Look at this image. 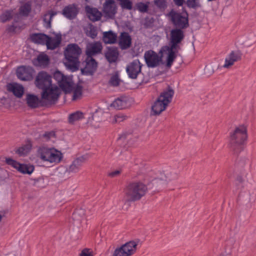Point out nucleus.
<instances>
[{"mask_svg": "<svg viewBox=\"0 0 256 256\" xmlns=\"http://www.w3.org/2000/svg\"><path fill=\"white\" fill-rule=\"evenodd\" d=\"M52 78L50 74L42 70L38 72L34 80L36 86L42 90V100L46 106L55 104L59 96L58 88L52 84Z\"/></svg>", "mask_w": 256, "mask_h": 256, "instance_id": "1", "label": "nucleus"}, {"mask_svg": "<svg viewBox=\"0 0 256 256\" xmlns=\"http://www.w3.org/2000/svg\"><path fill=\"white\" fill-rule=\"evenodd\" d=\"M168 45L163 46L160 52L167 54L166 66L170 68L176 58V54L180 49V44L184 38V32L180 28H173L170 31Z\"/></svg>", "mask_w": 256, "mask_h": 256, "instance_id": "2", "label": "nucleus"}, {"mask_svg": "<svg viewBox=\"0 0 256 256\" xmlns=\"http://www.w3.org/2000/svg\"><path fill=\"white\" fill-rule=\"evenodd\" d=\"M248 138L246 127L240 125L230 134V146L234 153L238 154L244 149V145Z\"/></svg>", "mask_w": 256, "mask_h": 256, "instance_id": "3", "label": "nucleus"}, {"mask_svg": "<svg viewBox=\"0 0 256 256\" xmlns=\"http://www.w3.org/2000/svg\"><path fill=\"white\" fill-rule=\"evenodd\" d=\"M147 190V186L140 182H130L124 190V200L126 202L138 200L146 194Z\"/></svg>", "mask_w": 256, "mask_h": 256, "instance_id": "4", "label": "nucleus"}, {"mask_svg": "<svg viewBox=\"0 0 256 256\" xmlns=\"http://www.w3.org/2000/svg\"><path fill=\"white\" fill-rule=\"evenodd\" d=\"M81 54L82 50L77 44H70L67 46L64 52L66 60L64 64L72 72L78 70L80 64L79 58Z\"/></svg>", "mask_w": 256, "mask_h": 256, "instance_id": "5", "label": "nucleus"}, {"mask_svg": "<svg viewBox=\"0 0 256 256\" xmlns=\"http://www.w3.org/2000/svg\"><path fill=\"white\" fill-rule=\"evenodd\" d=\"M174 90L170 87L164 90L152 106L151 115L158 116L164 111L171 102Z\"/></svg>", "mask_w": 256, "mask_h": 256, "instance_id": "6", "label": "nucleus"}, {"mask_svg": "<svg viewBox=\"0 0 256 256\" xmlns=\"http://www.w3.org/2000/svg\"><path fill=\"white\" fill-rule=\"evenodd\" d=\"M38 154L42 160L50 163L58 164L62 158V153L54 148H40Z\"/></svg>", "mask_w": 256, "mask_h": 256, "instance_id": "7", "label": "nucleus"}, {"mask_svg": "<svg viewBox=\"0 0 256 256\" xmlns=\"http://www.w3.org/2000/svg\"><path fill=\"white\" fill-rule=\"evenodd\" d=\"M54 78L65 93H70L72 91V82L68 77L58 70L54 74Z\"/></svg>", "mask_w": 256, "mask_h": 256, "instance_id": "8", "label": "nucleus"}, {"mask_svg": "<svg viewBox=\"0 0 256 256\" xmlns=\"http://www.w3.org/2000/svg\"><path fill=\"white\" fill-rule=\"evenodd\" d=\"M34 72V70L32 67L22 66L17 68L16 74L21 80L28 81L32 79Z\"/></svg>", "mask_w": 256, "mask_h": 256, "instance_id": "9", "label": "nucleus"}, {"mask_svg": "<svg viewBox=\"0 0 256 256\" xmlns=\"http://www.w3.org/2000/svg\"><path fill=\"white\" fill-rule=\"evenodd\" d=\"M142 66L138 60H134L126 66V71L129 78L136 79L142 72Z\"/></svg>", "mask_w": 256, "mask_h": 256, "instance_id": "10", "label": "nucleus"}, {"mask_svg": "<svg viewBox=\"0 0 256 256\" xmlns=\"http://www.w3.org/2000/svg\"><path fill=\"white\" fill-rule=\"evenodd\" d=\"M144 58L147 66L150 68L158 66L162 60V56L152 50H148L144 54Z\"/></svg>", "mask_w": 256, "mask_h": 256, "instance_id": "11", "label": "nucleus"}, {"mask_svg": "<svg viewBox=\"0 0 256 256\" xmlns=\"http://www.w3.org/2000/svg\"><path fill=\"white\" fill-rule=\"evenodd\" d=\"M84 68L82 69V72L89 75L93 74L97 69L98 62L92 57L88 56H86Z\"/></svg>", "mask_w": 256, "mask_h": 256, "instance_id": "12", "label": "nucleus"}, {"mask_svg": "<svg viewBox=\"0 0 256 256\" xmlns=\"http://www.w3.org/2000/svg\"><path fill=\"white\" fill-rule=\"evenodd\" d=\"M102 46L100 42H95L89 44L86 48V56L93 57L102 52Z\"/></svg>", "mask_w": 256, "mask_h": 256, "instance_id": "13", "label": "nucleus"}, {"mask_svg": "<svg viewBox=\"0 0 256 256\" xmlns=\"http://www.w3.org/2000/svg\"><path fill=\"white\" fill-rule=\"evenodd\" d=\"M242 54L239 50L232 51L226 58L225 63L223 66L224 68H229L234 63L241 60Z\"/></svg>", "mask_w": 256, "mask_h": 256, "instance_id": "14", "label": "nucleus"}, {"mask_svg": "<svg viewBox=\"0 0 256 256\" xmlns=\"http://www.w3.org/2000/svg\"><path fill=\"white\" fill-rule=\"evenodd\" d=\"M170 22L174 28L182 30L189 26L188 17H170Z\"/></svg>", "mask_w": 256, "mask_h": 256, "instance_id": "15", "label": "nucleus"}, {"mask_svg": "<svg viewBox=\"0 0 256 256\" xmlns=\"http://www.w3.org/2000/svg\"><path fill=\"white\" fill-rule=\"evenodd\" d=\"M118 45L122 50H126L132 45V38L127 32L120 34L118 39Z\"/></svg>", "mask_w": 256, "mask_h": 256, "instance_id": "16", "label": "nucleus"}, {"mask_svg": "<svg viewBox=\"0 0 256 256\" xmlns=\"http://www.w3.org/2000/svg\"><path fill=\"white\" fill-rule=\"evenodd\" d=\"M177 174L174 172L171 168L167 169L162 172L160 173V176H158L155 179L156 180H160L164 181V184L166 182L170 181L177 178Z\"/></svg>", "mask_w": 256, "mask_h": 256, "instance_id": "17", "label": "nucleus"}, {"mask_svg": "<svg viewBox=\"0 0 256 256\" xmlns=\"http://www.w3.org/2000/svg\"><path fill=\"white\" fill-rule=\"evenodd\" d=\"M119 53L116 48L110 47L105 53V57L107 60L110 64L115 62L118 58Z\"/></svg>", "mask_w": 256, "mask_h": 256, "instance_id": "18", "label": "nucleus"}, {"mask_svg": "<svg viewBox=\"0 0 256 256\" xmlns=\"http://www.w3.org/2000/svg\"><path fill=\"white\" fill-rule=\"evenodd\" d=\"M7 89L9 92H12L13 94L18 98H21L24 92V87L17 84H10L7 86Z\"/></svg>", "mask_w": 256, "mask_h": 256, "instance_id": "19", "label": "nucleus"}, {"mask_svg": "<svg viewBox=\"0 0 256 256\" xmlns=\"http://www.w3.org/2000/svg\"><path fill=\"white\" fill-rule=\"evenodd\" d=\"M139 242V240H130L122 244V246L124 250L127 252L128 256L134 254L136 250V246Z\"/></svg>", "mask_w": 256, "mask_h": 256, "instance_id": "20", "label": "nucleus"}, {"mask_svg": "<svg viewBox=\"0 0 256 256\" xmlns=\"http://www.w3.org/2000/svg\"><path fill=\"white\" fill-rule=\"evenodd\" d=\"M104 12L106 16H112L115 14L116 8L114 2L112 0H108L104 4Z\"/></svg>", "mask_w": 256, "mask_h": 256, "instance_id": "21", "label": "nucleus"}, {"mask_svg": "<svg viewBox=\"0 0 256 256\" xmlns=\"http://www.w3.org/2000/svg\"><path fill=\"white\" fill-rule=\"evenodd\" d=\"M78 12V4H72L65 6L62 10V14L64 16H76Z\"/></svg>", "mask_w": 256, "mask_h": 256, "instance_id": "22", "label": "nucleus"}, {"mask_svg": "<svg viewBox=\"0 0 256 256\" xmlns=\"http://www.w3.org/2000/svg\"><path fill=\"white\" fill-rule=\"evenodd\" d=\"M85 160L86 158L84 156H80L76 158L73 161L72 164L69 166L68 171L69 172H78Z\"/></svg>", "mask_w": 256, "mask_h": 256, "instance_id": "23", "label": "nucleus"}, {"mask_svg": "<svg viewBox=\"0 0 256 256\" xmlns=\"http://www.w3.org/2000/svg\"><path fill=\"white\" fill-rule=\"evenodd\" d=\"M30 38L32 42L41 44H46L48 38V36L42 33L32 34L30 36Z\"/></svg>", "mask_w": 256, "mask_h": 256, "instance_id": "24", "label": "nucleus"}, {"mask_svg": "<svg viewBox=\"0 0 256 256\" xmlns=\"http://www.w3.org/2000/svg\"><path fill=\"white\" fill-rule=\"evenodd\" d=\"M20 18L21 17H14L12 24L8 26L6 28L8 32H15L22 28V23Z\"/></svg>", "mask_w": 256, "mask_h": 256, "instance_id": "25", "label": "nucleus"}, {"mask_svg": "<svg viewBox=\"0 0 256 256\" xmlns=\"http://www.w3.org/2000/svg\"><path fill=\"white\" fill-rule=\"evenodd\" d=\"M50 62V59L46 54H40L37 58L33 60V64L36 66H47Z\"/></svg>", "mask_w": 256, "mask_h": 256, "instance_id": "26", "label": "nucleus"}, {"mask_svg": "<svg viewBox=\"0 0 256 256\" xmlns=\"http://www.w3.org/2000/svg\"><path fill=\"white\" fill-rule=\"evenodd\" d=\"M116 34L112 30L104 32L103 34L102 40L105 44H114L116 41Z\"/></svg>", "mask_w": 256, "mask_h": 256, "instance_id": "27", "label": "nucleus"}, {"mask_svg": "<svg viewBox=\"0 0 256 256\" xmlns=\"http://www.w3.org/2000/svg\"><path fill=\"white\" fill-rule=\"evenodd\" d=\"M39 99L38 96L34 94H28L26 96V103L30 107L36 108L38 106Z\"/></svg>", "mask_w": 256, "mask_h": 256, "instance_id": "28", "label": "nucleus"}, {"mask_svg": "<svg viewBox=\"0 0 256 256\" xmlns=\"http://www.w3.org/2000/svg\"><path fill=\"white\" fill-rule=\"evenodd\" d=\"M32 10L31 2H28L21 5L19 8L20 16H28Z\"/></svg>", "mask_w": 256, "mask_h": 256, "instance_id": "29", "label": "nucleus"}, {"mask_svg": "<svg viewBox=\"0 0 256 256\" xmlns=\"http://www.w3.org/2000/svg\"><path fill=\"white\" fill-rule=\"evenodd\" d=\"M34 167L32 165L20 164L18 170L23 174H31L34 170Z\"/></svg>", "mask_w": 256, "mask_h": 256, "instance_id": "30", "label": "nucleus"}, {"mask_svg": "<svg viewBox=\"0 0 256 256\" xmlns=\"http://www.w3.org/2000/svg\"><path fill=\"white\" fill-rule=\"evenodd\" d=\"M85 210L82 208L76 210L72 214V218L74 220L81 222L84 218Z\"/></svg>", "mask_w": 256, "mask_h": 256, "instance_id": "31", "label": "nucleus"}, {"mask_svg": "<svg viewBox=\"0 0 256 256\" xmlns=\"http://www.w3.org/2000/svg\"><path fill=\"white\" fill-rule=\"evenodd\" d=\"M84 118L83 114L80 112H76L71 114L68 116V122L70 124H73L74 122Z\"/></svg>", "mask_w": 256, "mask_h": 256, "instance_id": "32", "label": "nucleus"}, {"mask_svg": "<svg viewBox=\"0 0 256 256\" xmlns=\"http://www.w3.org/2000/svg\"><path fill=\"white\" fill-rule=\"evenodd\" d=\"M85 11L88 16H102V13L96 8H92L88 5L85 6Z\"/></svg>", "mask_w": 256, "mask_h": 256, "instance_id": "33", "label": "nucleus"}, {"mask_svg": "<svg viewBox=\"0 0 256 256\" xmlns=\"http://www.w3.org/2000/svg\"><path fill=\"white\" fill-rule=\"evenodd\" d=\"M87 36L92 39L95 38L98 35V30L96 27L92 24H89L86 32Z\"/></svg>", "mask_w": 256, "mask_h": 256, "instance_id": "34", "label": "nucleus"}, {"mask_svg": "<svg viewBox=\"0 0 256 256\" xmlns=\"http://www.w3.org/2000/svg\"><path fill=\"white\" fill-rule=\"evenodd\" d=\"M111 106L118 110L123 109L126 107V102L122 98H118L113 102Z\"/></svg>", "mask_w": 256, "mask_h": 256, "instance_id": "35", "label": "nucleus"}, {"mask_svg": "<svg viewBox=\"0 0 256 256\" xmlns=\"http://www.w3.org/2000/svg\"><path fill=\"white\" fill-rule=\"evenodd\" d=\"M60 44V41L57 40L52 38L48 36V38L46 43L48 49L54 50L57 48Z\"/></svg>", "mask_w": 256, "mask_h": 256, "instance_id": "36", "label": "nucleus"}, {"mask_svg": "<svg viewBox=\"0 0 256 256\" xmlns=\"http://www.w3.org/2000/svg\"><path fill=\"white\" fill-rule=\"evenodd\" d=\"M31 148L32 146L30 144H26L17 149L16 152L20 156H24L30 151Z\"/></svg>", "mask_w": 256, "mask_h": 256, "instance_id": "37", "label": "nucleus"}, {"mask_svg": "<svg viewBox=\"0 0 256 256\" xmlns=\"http://www.w3.org/2000/svg\"><path fill=\"white\" fill-rule=\"evenodd\" d=\"M72 90H74L72 100H76V99L80 98L82 95V86L78 84L74 88H72Z\"/></svg>", "mask_w": 256, "mask_h": 256, "instance_id": "38", "label": "nucleus"}, {"mask_svg": "<svg viewBox=\"0 0 256 256\" xmlns=\"http://www.w3.org/2000/svg\"><path fill=\"white\" fill-rule=\"evenodd\" d=\"M120 79L118 78V76L117 74L113 75L111 76L109 83L110 84L114 86H117L120 84Z\"/></svg>", "mask_w": 256, "mask_h": 256, "instance_id": "39", "label": "nucleus"}, {"mask_svg": "<svg viewBox=\"0 0 256 256\" xmlns=\"http://www.w3.org/2000/svg\"><path fill=\"white\" fill-rule=\"evenodd\" d=\"M112 256H128V254L121 246L114 250Z\"/></svg>", "mask_w": 256, "mask_h": 256, "instance_id": "40", "label": "nucleus"}, {"mask_svg": "<svg viewBox=\"0 0 256 256\" xmlns=\"http://www.w3.org/2000/svg\"><path fill=\"white\" fill-rule=\"evenodd\" d=\"M6 162L8 165H10L13 167L14 168H16V170H18V167L20 166V163L18 162L17 161L10 158H6Z\"/></svg>", "mask_w": 256, "mask_h": 256, "instance_id": "41", "label": "nucleus"}, {"mask_svg": "<svg viewBox=\"0 0 256 256\" xmlns=\"http://www.w3.org/2000/svg\"><path fill=\"white\" fill-rule=\"evenodd\" d=\"M123 8L131 10L132 8V3L130 0H118Z\"/></svg>", "mask_w": 256, "mask_h": 256, "instance_id": "42", "label": "nucleus"}, {"mask_svg": "<svg viewBox=\"0 0 256 256\" xmlns=\"http://www.w3.org/2000/svg\"><path fill=\"white\" fill-rule=\"evenodd\" d=\"M128 116L123 114H118L114 116L113 123L120 122L126 120Z\"/></svg>", "mask_w": 256, "mask_h": 256, "instance_id": "43", "label": "nucleus"}, {"mask_svg": "<svg viewBox=\"0 0 256 256\" xmlns=\"http://www.w3.org/2000/svg\"><path fill=\"white\" fill-rule=\"evenodd\" d=\"M186 4L190 8H196L200 6L198 0H187Z\"/></svg>", "mask_w": 256, "mask_h": 256, "instance_id": "44", "label": "nucleus"}, {"mask_svg": "<svg viewBox=\"0 0 256 256\" xmlns=\"http://www.w3.org/2000/svg\"><path fill=\"white\" fill-rule=\"evenodd\" d=\"M154 4L160 9H164L166 6L165 0H154Z\"/></svg>", "mask_w": 256, "mask_h": 256, "instance_id": "45", "label": "nucleus"}, {"mask_svg": "<svg viewBox=\"0 0 256 256\" xmlns=\"http://www.w3.org/2000/svg\"><path fill=\"white\" fill-rule=\"evenodd\" d=\"M137 9L140 12H146L148 10V6L142 2L138 3L136 5Z\"/></svg>", "mask_w": 256, "mask_h": 256, "instance_id": "46", "label": "nucleus"}, {"mask_svg": "<svg viewBox=\"0 0 256 256\" xmlns=\"http://www.w3.org/2000/svg\"><path fill=\"white\" fill-rule=\"evenodd\" d=\"M80 256H94L92 250L90 248H85L82 250Z\"/></svg>", "mask_w": 256, "mask_h": 256, "instance_id": "47", "label": "nucleus"}, {"mask_svg": "<svg viewBox=\"0 0 256 256\" xmlns=\"http://www.w3.org/2000/svg\"><path fill=\"white\" fill-rule=\"evenodd\" d=\"M52 17H49L47 18L46 17L44 18V26L46 28H51V20Z\"/></svg>", "mask_w": 256, "mask_h": 256, "instance_id": "48", "label": "nucleus"}, {"mask_svg": "<svg viewBox=\"0 0 256 256\" xmlns=\"http://www.w3.org/2000/svg\"><path fill=\"white\" fill-rule=\"evenodd\" d=\"M243 182L244 180L241 176H238L237 177L236 181V184L238 186V188H241L243 187Z\"/></svg>", "mask_w": 256, "mask_h": 256, "instance_id": "49", "label": "nucleus"}, {"mask_svg": "<svg viewBox=\"0 0 256 256\" xmlns=\"http://www.w3.org/2000/svg\"><path fill=\"white\" fill-rule=\"evenodd\" d=\"M121 172L122 170H116L114 172H109L108 175V176L113 178L118 176L121 174Z\"/></svg>", "mask_w": 256, "mask_h": 256, "instance_id": "50", "label": "nucleus"}, {"mask_svg": "<svg viewBox=\"0 0 256 256\" xmlns=\"http://www.w3.org/2000/svg\"><path fill=\"white\" fill-rule=\"evenodd\" d=\"M148 17H146V19H145V23H144V26L146 27V28H148V27H150L152 26V24L154 22V20L153 18L152 17H151L150 19V20L148 22Z\"/></svg>", "mask_w": 256, "mask_h": 256, "instance_id": "51", "label": "nucleus"}, {"mask_svg": "<svg viewBox=\"0 0 256 256\" xmlns=\"http://www.w3.org/2000/svg\"><path fill=\"white\" fill-rule=\"evenodd\" d=\"M54 133L53 132H46L43 134V138H45L46 140H49L50 138L54 136Z\"/></svg>", "mask_w": 256, "mask_h": 256, "instance_id": "52", "label": "nucleus"}, {"mask_svg": "<svg viewBox=\"0 0 256 256\" xmlns=\"http://www.w3.org/2000/svg\"><path fill=\"white\" fill-rule=\"evenodd\" d=\"M166 16H182L181 14L177 12L174 10H172L171 11L167 14Z\"/></svg>", "mask_w": 256, "mask_h": 256, "instance_id": "53", "label": "nucleus"}, {"mask_svg": "<svg viewBox=\"0 0 256 256\" xmlns=\"http://www.w3.org/2000/svg\"><path fill=\"white\" fill-rule=\"evenodd\" d=\"M13 17H0V22L4 23L8 21H10Z\"/></svg>", "mask_w": 256, "mask_h": 256, "instance_id": "54", "label": "nucleus"}, {"mask_svg": "<svg viewBox=\"0 0 256 256\" xmlns=\"http://www.w3.org/2000/svg\"><path fill=\"white\" fill-rule=\"evenodd\" d=\"M174 4L178 6H181L183 4L184 0H174Z\"/></svg>", "mask_w": 256, "mask_h": 256, "instance_id": "55", "label": "nucleus"}, {"mask_svg": "<svg viewBox=\"0 0 256 256\" xmlns=\"http://www.w3.org/2000/svg\"><path fill=\"white\" fill-rule=\"evenodd\" d=\"M102 17H88L90 20L93 22L99 21L101 20Z\"/></svg>", "mask_w": 256, "mask_h": 256, "instance_id": "56", "label": "nucleus"}, {"mask_svg": "<svg viewBox=\"0 0 256 256\" xmlns=\"http://www.w3.org/2000/svg\"><path fill=\"white\" fill-rule=\"evenodd\" d=\"M56 14L55 13H50V16H54Z\"/></svg>", "mask_w": 256, "mask_h": 256, "instance_id": "57", "label": "nucleus"}, {"mask_svg": "<svg viewBox=\"0 0 256 256\" xmlns=\"http://www.w3.org/2000/svg\"><path fill=\"white\" fill-rule=\"evenodd\" d=\"M70 20H73L75 17H71V16H70V17H68Z\"/></svg>", "mask_w": 256, "mask_h": 256, "instance_id": "58", "label": "nucleus"}, {"mask_svg": "<svg viewBox=\"0 0 256 256\" xmlns=\"http://www.w3.org/2000/svg\"><path fill=\"white\" fill-rule=\"evenodd\" d=\"M2 216L0 214V222L2 221Z\"/></svg>", "mask_w": 256, "mask_h": 256, "instance_id": "59", "label": "nucleus"}, {"mask_svg": "<svg viewBox=\"0 0 256 256\" xmlns=\"http://www.w3.org/2000/svg\"><path fill=\"white\" fill-rule=\"evenodd\" d=\"M186 16H188V12H186Z\"/></svg>", "mask_w": 256, "mask_h": 256, "instance_id": "60", "label": "nucleus"}, {"mask_svg": "<svg viewBox=\"0 0 256 256\" xmlns=\"http://www.w3.org/2000/svg\"><path fill=\"white\" fill-rule=\"evenodd\" d=\"M44 16H47V14H45Z\"/></svg>", "mask_w": 256, "mask_h": 256, "instance_id": "61", "label": "nucleus"}, {"mask_svg": "<svg viewBox=\"0 0 256 256\" xmlns=\"http://www.w3.org/2000/svg\"><path fill=\"white\" fill-rule=\"evenodd\" d=\"M109 18H114V17L110 16V17H109Z\"/></svg>", "mask_w": 256, "mask_h": 256, "instance_id": "62", "label": "nucleus"}]
</instances>
